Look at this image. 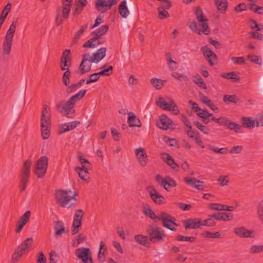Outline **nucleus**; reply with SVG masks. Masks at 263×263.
<instances>
[{"instance_id": "ddd939ff", "label": "nucleus", "mask_w": 263, "mask_h": 263, "mask_svg": "<svg viewBox=\"0 0 263 263\" xmlns=\"http://www.w3.org/2000/svg\"><path fill=\"white\" fill-rule=\"evenodd\" d=\"M147 192L152 200L157 204L161 205L165 203L164 197L160 195L158 191L152 186L147 187Z\"/></svg>"}, {"instance_id": "f704fd0d", "label": "nucleus", "mask_w": 263, "mask_h": 263, "mask_svg": "<svg viewBox=\"0 0 263 263\" xmlns=\"http://www.w3.org/2000/svg\"><path fill=\"white\" fill-rule=\"evenodd\" d=\"M224 126L231 130L234 131L236 133H242V129L239 124L228 119Z\"/></svg>"}, {"instance_id": "680f3d73", "label": "nucleus", "mask_w": 263, "mask_h": 263, "mask_svg": "<svg viewBox=\"0 0 263 263\" xmlns=\"http://www.w3.org/2000/svg\"><path fill=\"white\" fill-rule=\"evenodd\" d=\"M211 120L216 122L217 124L219 125L225 126L227 119L224 117L216 118L215 117H212Z\"/></svg>"}, {"instance_id": "de8ad7c7", "label": "nucleus", "mask_w": 263, "mask_h": 263, "mask_svg": "<svg viewBox=\"0 0 263 263\" xmlns=\"http://www.w3.org/2000/svg\"><path fill=\"white\" fill-rule=\"evenodd\" d=\"M158 13L159 18L161 20L164 19L169 16L168 12L162 7H159L158 8Z\"/></svg>"}, {"instance_id": "6e6d98bb", "label": "nucleus", "mask_w": 263, "mask_h": 263, "mask_svg": "<svg viewBox=\"0 0 263 263\" xmlns=\"http://www.w3.org/2000/svg\"><path fill=\"white\" fill-rule=\"evenodd\" d=\"M111 134L115 141H119L122 137L120 133L114 127L111 128Z\"/></svg>"}, {"instance_id": "bf43d9fd", "label": "nucleus", "mask_w": 263, "mask_h": 263, "mask_svg": "<svg viewBox=\"0 0 263 263\" xmlns=\"http://www.w3.org/2000/svg\"><path fill=\"white\" fill-rule=\"evenodd\" d=\"M166 58L169 68L172 70L175 69V67L173 65H172V63H173L174 65H176L177 63L175 61L172 60V55L170 53H167L166 54Z\"/></svg>"}, {"instance_id": "a878e982", "label": "nucleus", "mask_w": 263, "mask_h": 263, "mask_svg": "<svg viewBox=\"0 0 263 263\" xmlns=\"http://www.w3.org/2000/svg\"><path fill=\"white\" fill-rule=\"evenodd\" d=\"M86 0H76L74 2V9L73 10L72 15L76 16L80 14L83 11L85 6L87 4Z\"/></svg>"}, {"instance_id": "f03ea898", "label": "nucleus", "mask_w": 263, "mask_h": 263, "mask_svg": "<svg viewBox=\"0 0 263 263\" xmlns=\"http://www.w3.org/2000/svg\"><path fill=\"white\" fill-rule=\"evenodd\" d=\"M73 0H62V7H58L57 9V16L55 17V24L57 26L61 25L64 20L68 19L71 10Z\"/></svg>"}, {"instance_id": "cd10ccee", "label": "nucleus", "mask_w": 263, "mask_h": 263, "mask_svg": "<svg viewBox=\"0 0 263 263\" xmlns=\"http://www.w3.org/2000/svg\"><path fill=\"white\" fill-rule=\"evenodd\" d=\"M210 208L213 210L217 211H227L231 212L235 210V208L234 206H229L226 204H222L220 203H210L209 204Z\"/></svg>"}, {"instance_id": "7ed1b4c3", "label": "nucleus", "mask_w": 263, "mask_h": 263, "mask_svg": "<svg viewBox=\"0 0 263 263\" xmlns=\"http://www.w3.org/2000/svg\"><path fill=\"white\" fill-rule=\"evenodd\" d=\"M146 233L150 241L162 242L166 236L164 230L156 225L148 226L146 229Z\"/></svg>"}, {"instance_id": "e2e57ef3", "label": "nucleus", "mask_w": 263, "mask_h": 263, "mask_svg": "<svg viewBox=\"0 0 263 263\" xmlns=\"http://www.w3.org/2000/svg\"><path fill=\"white\" fill-rule=\"evenodd\" d=\"M108 25H104L101 26L99 28L97 29L96 31L101 35H103L105 34L108 30Z\"/></svg>"}, {"instance_id": "0e129e2a", "label": "nucleus", "mask_w": 263, "mask_h": 263, "mask_svg": "<svg viewBox=\"0 0 263 263\" xmlns=\"http://www.w3.org/2000/svg\"><path fill=\"white\" fill-rule=\"evenodd\" d=\"M99 78L100 77L98 76L96 73L91 74L89 76V79L86 80V84H89L90 83L97 82L99 80Z\"/></svg>"}, {"instance_id": "4c0bfd02", "label": "nucleus", "mask_w": 263, "mask_h": 263, "mask_svg": "<svg viewBox=\"0 0 263 263\" xmlns=\"http://www.w3.org/2000/svg\"><path fill=\"white\" fill-rule=\"evenodd\" d=\"M241 123L243 127L251 128L254 127L255 121L250 117H243L241 119Z\"/></svg>"}, {"instance_id": "412c9836", "label": "nucleus", "mask_w": 263, "mask_h": 263, "mask_svg": "<svg viewBox=\"0 0 263 263\" xmlns=\"http://www.w3.org/2000/svg\"><path fill=\"white\" fill-rule=\"evenodd\" d=\"M201 50L202 51L204 57L208 61L209 64L211 66H213L214 62L213 60L217 59V55L207 46L201 47Z\"/></svg>"}, {"instance_id": "0eeeda50", "label": "nucleus", "mask_w": 263, "mask_h": 263, "mask_svg": "<svg viewBox=\"0 0 263 263\" xmlns=\"http://www.w3.org/2000/svg\"><path fill=\"white\" fill-rule=\"evenodd\" d=\"M84 213L82 209L75 211L72 224L71 226V234L75 235L78 234L82 228V219Z\"/></svg>"}, {"instance_id": "8fccbe9b", "label": "nucleus", "mask_w": 263, "mask_h": 263, "mask_svg": "<svg viewBox=\"0 0 263 263\" xmlns=\"http://www.w3.org/2000/svg\"><path fill=\"white\" fill-rule=\"evenodd\" d=\"M86 239V236L82 234H80L76 240L73 241L72 243V246L73 247H78L80 243L85 241Z\"/></svg>"}, {"instance_id": "c03bdc74", "label": "nucleus", "mask_w": 263, "mask_h": 263, "mask_svg": "<svg viewBox=\"0 0 263 263\" xmlns=\"http://www.w3.org/2000/svg\"><path fill=\"white\" fill-rule=\"evenodd\" d=\"M41 135L42 138L44 140L47 139L49 138L50 135V126H48V125H41Z\"/></svg>"}, {"instance_id": "e433bc0d", "label": "nucleus", "mask_w": 263, "mask_h": 263, "mask_svg": "<svg viewBox=\"0 0 263 263\" xmlns=\"http://www.w3.org/2000/svg\"><path fill=\"white\" fill-rule=\"evenodd\" d=\"M89 169L81 168L80 166H76L75 171L78 173L79 177L84 181H87L89 177Z\"/></svg>"}, {"instance_id": "338daca9", "label": "nucleus", "mask_w": 263, "mask_h": 263, "mask_svg": "<svg viewBox=\"0 0 263 263\" xmlns=\"http://www.w3.org/2000/svg\"><path fill=\"white\" fill-rule=\"evenodd\" d=\"M102 245L99 247V250L98 254V259L99 262H103L105 260V253L102 252Z\"/></svg>"}, {"instance_id": "603ef678", "label": "nucleus", "mask_w": 263, "mask_h": 263, "mask_svg": "<svg viewBox=\"0 0 263 263\" xmlns=\"http://www.w3.org/2000/svg\"><path fill=\"white\" fill-rule=\"evenodd\" d=\"M193 124L203 134H208L209 129L205 126L203 125L200 122L194 121Z\"/></svg>"}, {"instance_id": "c85d7f7f", "label": "nucleus", "mask_w": 263, "mask_h": 263, "mask_svg": "<svg viewBox=\"0 0 263 263\" xmlns=\"http://www.w3.org/2000/svg\"><path fill=\"white\" fill-rule=\"evenodd\" d=\"M87 90L86 89H81L77 93L71 97L68 100V105H73L74 106L76 103L81 100L85 95Z\"/></svg>"}, {"instance_id": "a211bd4d", "label": "nucleus", "mask_w": 263, "mask_h": 263, "mask_svg": "<svg viewBox=\"0 0 263 263\" xmlns=\"http://www.w3.org/2000/svg\"><path fill=\"white\" fill-rule=\"evenodd\" d=\"M199 222H200V218H189L183 221V226L185 230L188 229H197L200 228Z\"/></svg>"}, {"instance_id": "9d476101", "label": "nucleus", "mask_w": 263, "mask_h": 263, "mask_svg": "<svg viewBox=\"0 0 263 263\" xmlns=\"http://www.w3.org/2000/svg\"><path fill=\"white\" fill-rule=\"evenodd\" d=\"M117 3V0H97L95 2V8L98 11L104 13Z\"/></svg>"}, {"instance_id": "2f4dec72", "label": "nucleus", "mask_w": 263, "mask_h": 263, "mask_svg": "<svg viewBox=\"0 0 263 263\" xmlns=\"http://www.w3.org/2000/svg\"><path fill=\"white\" fill-rule=\"evenodd\" d=\"M161 159L173 170H175L176 167H178L179 166L177 164L174 160L172 158L171 155L168 153H162L161 155Z\"/></svg>"}, {"instance_id": "20e7f679", "label": "nucleus", "mask_w": 263, "mask_h": 263, "mask_svg": "<svg viewBox=\"0 0 263 263\" xmlns=\"http://www.w3.org/2000/svg\"><path fill=\"white\" fill-rule=\"evenodd\" d=\"M16 21L12 22L5 36L4 41L3 43V50L4 53L6 55H9L11 51L13 38L16 27Z\"/></svg>"}, {"instance_id": "c9c22d12", "label": "nucleus", "mask_w": 263, "mask_h": 263, "mask_svg": "<svg viewBox=\"0 0 263 263\" xmlns=\"http://www.w3.org/2000/svg\"><path fill=\"white\" fill-rule=\"evenodd\" d=\"M174 103V102L172 100H170L169 102L167 103L163 98L160 97H159L158 101L156 102V104L160 108L165 110H168V108H171Z\"/></svg>"}, {"instance_id": "f8f14e48", "label": "nucleus", "mask_w": 263, "mask_h": 263, "mask_svg": "<svg viewBox=\"0 0 263 263\" xmlns=\"http://www.w3.org/2000/svg\"><path fill=\"white\" fill-rule=\"evenodd\" d=\"M55 198L56 202L63 208L65 207L71 200L70 195H68V192L62 190L56 192Z\"/></svg>"}, {"instance_id": "864d4df0", "label": "nucleus", "mask_w": 263, "mask_h": 263, "mask_svg": "<svg viewBox=\"0 0 263 263\" xmlns=\"http://www.w3.org/2000/svg\"><path fill=\"white\" fill-rule=\"evenodd\" d=\"M171 75L173 77L179 80H183L186 82L189 81L187 76L183 74L178 72H173Z\"/></svg>"}, {"instance_id": "6ab92c4d", "label": "nucleus", "mask_w": 263, "mask_h": 263, "mask_svg": "<svg viewBox=\"0 0 263 263\" xmlns=\"http://www.w3.org/2000/svg\"><path fill=\"white\" fill-rule=\"evenodd\" d=\"M184 182L189 185L197 189L200 191L204 190L205 186L204 182L201 180H198L195 178H191L187 177L184 178Z\"/></svg>"}, {"instance_id": "69168bd1", "label": "nucleus", "mask_w": 263, "mask_h": 263, "mask_svg": "<svg viewBox=\"0 0 263 263\" xmlns=\"http://www.w3.org/2000/svg\"><path fill=\"white\" fill-rule=\"evenodd\" d=\"M231 60L237 65L245 64H246L245 58L241 57H234L231 58Z\"/></svg>"}, {"instance_id": "a18cd8bd", "label": "nucleus", "mask_w": 263, "mask_h": 263, "mask_svg": "<svg viewBox=\"0 0 263 263\" xmlns=\"http://www.w3.org/2000/svg\"><path fill=\"white\" fill-rule=\"evenodd\" d=\"M69 67H66V71L64 72L62 77V82L66 86H68L70 84V71Z\"/></svg>"}, {"instance_id": "bb28decb", "label": "nucleus", "mask_w": 263, "mask_h": 263, "mask_svg": "<svg viewBox=\"0 0 263 263\" xmlns=\"http://www.w3.org/2000/svg\"><path fill=\"white\" fill-rule=\"evenodd\" d=\"M54 229L55 237H58L63 233H67L68 232V230L65 228L64 222L62 221L59 220L54 222Z\"/></svg>"}, {"instance_id": "c756f323", "label": "nucleus", "mask_w": 263, "mask_h": 263, "mask_svg": "<svg viewBox=\"0 0 263 263\" xmlns=\"http://www.w3.org/2000/svg\"><path fill=\"white\" fill-rule=\"evenodd\" d=\"M234 232L240 237H252V231L246 229L243 227L235 228Z\"/></svg>"}, {"instance_id": "ea45409f", "label": "nucleus", "mask_w": 263, "mask_h": 263, "mask_svg": "<svg viewBox=\"0 0 263 263\" xmlns=\"http://www.w3.org/2000/svg\"><path fill=\"white\" fill-rule=\"evenodd\" d=\"M223 101L227 104H229L230 103L236 104L239 101V99L236 95H226L223 97Z\"/></svg>"}, {"instance_id": "5701e85b", "label": "nucleus", "mask_w": 263, "mask_h": 263, "mask_svg": "<svg viewBox=\"0 0 263 263\" xmlns=\"http://www.w3.org/2000/svg\"><path fill=\"white\" fill-rule=\"evenodd\" d=\"M173 124L172 120L166 115L163 114L160 117V122L157 123L159 128L167 130L170 128Z\"/></svg>"}, {"instance_id": "774afa93", "label": "nucleus", "mask_w": 263, "mask_h": 263, "mask_svg": "<svg viewBox=\"0 0 263 263\" xmlns=\"http://www.w3.org/2000/svg\"><path fill=\"white\" fill-rule=\"evenodd\" d=\"M250 37L253 39L263 40V34L256 31L250 32L249 33Z\"/></svg>"}, {"instance_id": "423d86ee", "label": "nucleus", "mask_w": 263, "mask_h": 263, "mask_svg": "<svg viewBox=\"0 0 263 263\" xmlns=\"http://www.w3.org/2000/svg\"><path fill=\"white\" fill-rule=\"evenodd\" d=\"M33 242V238L29 237L25 239L12 254L11 261L12 262H17L22 256L23 254L27 251H28L31 248Z\"/></svg>"}, {"instance_id": "49530a36", "label": "nucleus", "mask_w": 263, "mask_h": 263, "mask_svg": "<svg viewBox=\"0 0 263 263\" xmlns=\"http://www.w3.org/2000/svg\"><path fill=\"white\" fill-rule=\"evenodd\" d=\"M79 160L81 161V168L89 169L91 167V164L87 159L85 158L83 156L80 155L78 157Z\"/></svg>"}, {"instance_id": "aec40b11", "label": "nucleus", "mask_w": 263, "mask_h": 263, "mask_svg": "<svg viewBox=\"0 0 263 263\" xmlns=\"http://www.w3.org/2000/svg\"><path fill=\"white\" fill-rule=\"evenodd\" d=\"M137 159L142 166H145L147 162V156L145 150L142 147H139L135 150Z\"/></svg>"}, {"instance_id": "473e14b6", "label": "nucleus", "mask_w": 263, "mask_h": 263, "mask_svg": "<svg viewBox=\"0 0 263 263\" xmlns=\"http://www.w3.org/2000/svg\"><path fill=\"white\" fill-rule=\"evenodd\" d=\"M134 240L139 244L144 247L149 248L151 245L150 241L147 236L138 234L134 237Z\"/></svg>"}, {"instance_id": "7c9ffc66", "label": "nucleus", "mask_w": 263, "mask_h": 263, "mask_svg": "<svg viewBox=\"0 0 263 263\" xmlns=\"http://www.w3.org/2000/svg\"><path fill=\"white\" fill-rule=\"evenodd\" d=\"M127 2L125 0L122 1L118 6V11L120 15L122 18H127L129 14V11L126 5Z\"/></svg>"}, {"instance_id": "b1692460", "label": "nucleus", "mask_w": 263, "mask_h": 263, "mask_svg": "<svg viewBox=\"0 0 263 263\" xmlns=\"http://www.w3.org/2000/svg\"><path fill=\"white\" fill-rule=\"evenodd\" d=\"M30 216V212L29 211H27L23 215L20 217L18 221L17 228L15 230L16 233H20L22 231L24 226L29 221Z\"/></svg>"}, {"instance_id": "3c124183", "label": "nucleus", "mask_w": 263, "mask_h": 263, "mask_svg": "<svg viewBox=\"0 0 263 263\" xmlns=\"http://www.w3.org/2000/svg\"><path fill=\"white\" fill-rule=\"evenodd\" d=\"M263 251V245H253L250 249L251 254L259 253Z\"/></svg>"}, {"instance_id": "58836bf2", "label": "nucleus", "mask_w": 263, "mask_h": 263, "mask_svg": "<svg viewBox=\"0 0 263 263\" xmlns=\"http://www.w3.org/2000/svg\"><path fill=\"white\" fill-rule=\"evenodd\" d=\"M193 82L199 87L202 89H206V84L199 76V74H196L193 77Z\"/></svg>"}, {"instance_id": "dca6fc26", "label": "nucleus", "mask_w": 263, "mask_h": 263, "mask_svg": "<svg viewBox=\"0 0 263 263\" xmlns=\"http://www.w3.org/2000/svg\"><path fill=\"white\" fill-rule=\"evenodd\" d=\"M157 220L162 221V226L163 227H168L166 223L167 221L170 222V223L174 226H178V224L175 222L176 220L175 218L165 212H162L159 216H157L156 221Z\"/></svg>"}, {"instance_id": "393cba45", "label": "nucleus", "mask_w": 263, "mask_h": 263, "mask_svg": "<svg viewBox=\"0 0 263 263\" xmlns=\"http://www.w3.org/2000/svg\"><path fill=\"white\" fill-rule=\"evenodd\" d=\"M106 48L102 47L94 53L92 57H90V62L98 63L101 61L106 55Z\"/></svg>"}, {"instance_id": "6e6552de", "label": "nucleus", "mask_w": 263, "mask_h": 263, "mask_svg": "<svg viewBox=\"0 0 263 263\" xmlns=\"http://www.w3.org/2000/svg\"><path fill=\"white\" fill-rule=\"evenodd\" d=\"M48 164V158L44 156L40 158L36 164L34 173L39 178H43L46 174Z\"/></svg>"}, {"instance_id": "4468645a", "label": "nucleus", "mask_w": 263, "mask_h": 263, "mask_svg": "<svg viewBox=\"0 0 263 263\" xmlns=\"http://www.w3.org/2000/svg\"><path fill=\"white\" fill-rule=\"evenodd\" d=\"M89 54L85 53L83 55L82 60L79 65V73L82 75L87 72H88L91 70V63L93 62H90Z\"/></svg>"}, {"instance_id": "4be33fe9", "label": "nucleus", "mask_w": 263, "mask_h": 263, "mask_svg": "<svg viewBox=\"0 0 263 263\" xmlns=\"http://www.w3.org/2000/svg\"><path fill=\"white\" fill-rule=\"evenodd\" d=\"M50 109L47 105H44L42 111L41 125L50 126Z\"/></svg>"}, {"instance_id": "09e8293b", "label": "nucleus", "mask_w": 263, "mask_h": 263, "mask_svg": "<svg viewBox=\"0 0 263 263\" xmlns=\"http://www.w3.org/2000/svg\"><path fill=\"white\" fill-rule=\"evenodd\" d=\"M203 236L205 238H220L221 234L219 232L212 233L209 231H204L203 233Z\"/></svg>"}, {"instance_id": "f3484780", "label": "nucleus", "mask_w": 263, "mask_h": 263, "mask_svg": "<svg viewBox=\"0 0 263 263\" xmlns=\"http://www.w3.org/2000/svg\"><path fill=\"white\" fill-rule=\"evenodd\" d=\"M68 104V101L66 102L64 101H62L57 105L58 111L60 113L64 112L67 116L70 114H73L74 112V106L73 105H69Z\"/></svg>"}, {"instance_id": "2eb2a0df", "label": "nucleus", "mask_w": 263, "mask_h": 263, "mask_svg": "<svg viewBox=\"0 0 263 263\" xmlns=\"http://www.w3.org/2000/svg\"><path fill=\"white\" fill-rule=\"evenodd\" d=\"M71 54L70 50L65 49L62 54L61 58V69L63 71L66 70V67H70L71 66Z\"/></svg>"}, {"instance_id": "1a4fd4ad", "label": "nucleus", "mask_w": 263, "mask_h": 263, "mask_svg": "<svg viewBox=\"0 0 263 263\" xmlns=\"http://www.w3.org/2000/svg\"><path fill=\"white\" fill-rule=\"evenodd\" d=\"M75 255L83 263H93L92 253L88 248L81 247L75 251Z\"/></svg>"}, {"instance_id": "9b49d317", "label": "nucleus", "mask_w": 263, "mask_h": 263, "mask_svg": "<svg viewBox=\"0 0 263 263\" xmlns=\"http://www.w3.org/2000/svg\"><path fill=\"white\" fill-rule=\"evenodd\" d=\"M156 180L167 191H169L170 187H174L177 186V183L175 180L170 176H166L165 178H162L160 174H157L156 176Z\"/></svg>"}, {"instance_id": "37998d69", "label": "nucleus", "mask_w": 263, "mask_h": 263, "mask_svg": "<svg viewBox=\"0 0 263 263\" xmlns=\"http://www.w3.org/2000/svg\"><path fill=\"white\" fill-rule=\"evenodd\" d=\"M150 82L154 87L159 90L161 89L165 81H162L161 79L154 78L151 79Z\"/></svg>"}, {"instance_id": "052dcab7", "label": "nucleus", "mask_w": 263, "mask_h": 263, "mask_svg": "<svg viewBox=\"0 0 263 263\" xmlns=\"http://www.w3.org/2000/svg\"><path fill=\"white\" fill-rule=\"evenodd\" d=\"M67 88L66 89V92L67 93H71L74 91H75L78 88H80L81 86L78 83L72 84L71 85H68L67 86Z\"/></svg>"}, {"instance_id": "f257e3e1", "label": "nucleus", "mask_w": 263, "mask_h": 263, "mask_svg": "<svg viewBox=\"0 0 263 263\" xmlns=\"http://www.w3.org/2000/svg\"><path fill=\"white\" fill-rule=\"evenodd\" d=\"M195 14L198 22L201 26V31L198 28L197 23L194 21L190 23L189 25V28L193 32L198 34H201V32L205 35L209 34L211 32V30L208 24V20L204 17L201 9L199 7L196 8Z\"/></svg>"}, {"instance_id": "79ce46f5", "label": "nucleus", "mask_w": 263, "mask_h": 263, "mask_svg": "<svg viewBox=\"0 0 263 263\" xmlns=\"http://www.w3.org/2000/svg\"><path fill=\"white\" fill-rule=\"evenodd\" d=\"M221 77L224 79H232L234 82H237L240 80L236 72L233 71L229 73H222L221 74Z\"/></svg>"}, {"instance_id": "4d7b16f0", "label": "nucleus", "mask_w": 263, "mask_h": 263, "mask_svg": "<svg viewBox=\"0 0 263 263\" xmlns=\"http://www.w3.org/2000/svg\"><path fill=\"white\" fill-rule=\"evenodd\" d=\"M228 1L227 0H221L219 7L216 6L217 9L222 13H224L228 7Z\"/></svg>"}, {"instance_id": "a19ab883", "label": "nucleus", "mask_w": 263, "mask_h": 263, "mask_svg": "<svg viewBox=\"0 0 263 263\" xmlns=\"http://www.w3.org/2000/svg\"><path fill=\"white\" fill-rule=\"evenodd\" d=\"M143 213L146 217L156 221L157 216L149 205L147 204L146 208L144 207Z\"/></svg>"}, {"instance_id": "39448f33", "label": "nucleus", "mask_w": 263, "mask_h": 263, "mask_svg": "<svg viewBox=\"0 0 263 263\" xmlns=\"http://www.w3.org/2000/svg\"><path fill=\"white\" fill-rule=\"evenodd\" d=\"M32 161L27 160L24 162L20 175V188L21 191H24L26 189L27 183L30 175V168L32 165Z\"/></svg>"}, {"instance_id": "5fc2aeb1", "label": "nucleus", "mask_w": 263, "mask_h": 263, "mask_svg": "<svg viewBox=\"0 0 263 263\" xmlns=\"http://www.w3.org/2000/svg\"><path fill=\"white\" fill-rule=\"evenodd\" d=\"M208 148L209 150L214 152L216 153H219L221 154H225L227 153V148L225 147L218 148L217 147L209 146Z\"/></svg>"}, {"instance_id": "13d9d810", "label": "nucleus", "mask_w": 263, "mask_h": 263, "mask_svg": "<svg viewBox=\"0 0 263 263\" xmlns=\"http://www.w3.org/2000/svg\"><path fill=\"white\" fill-rule=\"evenodd\" d=\"M247 58L252 62L257 64L259 65H261V60L257 55H248Z\"/></svg>"}, {"instance_id": "72a5a7b5", "label": "nucleus", "mask_w": 263, "mask_h": 263, "mask_svg": "<svg viewBox=\"0 0 263 263\" xmlns=\"http://www.w3.org/2000/svg\"><path fill=\"white\" fill-rule=\"evenodd\" d=\"M127 123L130 127H140L141 126L139 119L132 112L128 113Z\"/></svg>"}]
</instances>
